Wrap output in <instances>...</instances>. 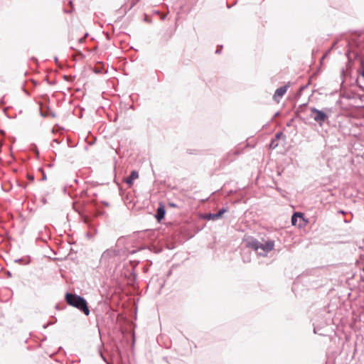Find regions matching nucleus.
<instances>
[{"label": "nucleus", "instance_id": "obj_1", "mask_svg": "<svg viewBox=\"0 0 364 364\" xmlns=\"http://www.w3.org/2000/svg\"><path fill=\"white\" fill-rule=\"evenodd\" d=\"M65 299L68 304L82 311L86 316L89 315L90 310L85 299L70 293L66 294Z\"/></svg>", "mask_w": 364, "mask_h": 364}, {"label": "nucleus", "instance_id": "obj_2", "mask_svg": "<svg viewBox=\"0 0 364 364\" xmlns=\"http://www.w3.org/2000/svg\"><path fill=\"white\" fill-rule=\"evenodd\" d=\"M247 246L257 251L259 255H266L273 250L274 242L272 240H268L261 243L257 240L252 239L247 242Z\"/></svg>", "mask_w": 364, "mask_h": 364}, {"label": "nucleus", "instance_id": "obj_3", "mask_svg": "<svg viewBox=\"0 0 364 364\" xmlns=\"http://www.w3.org/2000/svg\"><path fill=\"white\" fill-rule=\"evenodd\" d=\"M311 112L313 114L312 117L314 119L318 122L321 125L324 122L326 119V114L321 110H318L316 108H311Z\"/></svg>", "mask_w": 364, "mask_h": 364}, {"label": "nucleus", "instance_id": "obj_4", "mask_svg": "<svg viewBox=\"0 0 364 364\" xmlns=\"http://www.w3.org/2000/svg\"><path fill=\"white\" fill-rule=\"evenodd\" d=\"M291 223L293 225H297L299 228L304 227L307 223L304 218L303 214L300 213H295L291 217Z\"/></svg>", "mask_w": 364, "mask_h": 364}, {"label": "nucleus", "instance_id": "obj_5", "mask_svg": "<svg viewBox=\"0 0 364 364\" xmlns=\"http://www.w3.org/2000/svg\"><path fill=\"white\" fill-rule=\"evenodd\" d=\"M287 85L280 87L279 88L277 89V90L275 91V93L274 95V97H273L274 100L277 102H279L281 98L287 92Z\"/></svg>", "mask_w": 364, "mask_h": 364}, {"label": "nucleus", "instance_id": "obj_6", "mask_svg": "<svg viewBox=\"0 0 364 364\" xmlns=\"http://www.w3.org/2000/svg\"><path fill=\"white\" fill-rule=\"evenodd\" d=\"M284 135L282 132H279L276 134V137L274 140L272 141V142L269 144V146L271 149H275L277 146H278L279 144L277 142V140L279 139H282L284 140Z\"/></svg>", "mask_w": 364, "mask_h": 364}, {"label": "nucleus", "instance_id": "obj_7", "mask_svg": "<svg viewBox=\"0 0 364 364\" xmlns=\"http://www.w3.org/2000/svg\"><path fill=\"white\" fill-rule=\"evenodd\" d=\"M139 178V173L136 171H132L130 176L125 179V182L129 186L132 185L133 181Z\"/></svg>", "mask_w": 364, "mask_h": 364}, {"label": "nucleus", "instance_id": "obj_8", "mask_svg": "<svg viewBox=\"0 0 364 364\" xmlns=\"http://www.w3.org/2000/svg\"><path fill=\"white\" fill-rule=\"evenodd\" d=\"M225 212H226V210L224 208H222L217 213L209 214L208 215H207V218L209 220H216V219L220 218Z\"/></svg>", "mask_w": 364, "mask_h": 364}, {"label": "nucleus", "instance_id": "obj_9", "mask_svg": "<svg viewBox=\"0 0 364 364\" xmlns=\"http://www.w3.org/2000/svg\"><path fill=\"white\" fill-rule=\"evenodd\" d=\"M165 213L166 211L163 206H160L159 208H158L157 213L156 215V218L158 221H160L161 219L164 218Z\"/></svg>", "mask_w": 364, "mask_h": 364}, {"label": "nucleus", "instance_id": "obj_10", "mask_svg": "<svg viewBox=\"0 0 364 364\" xmlns=\"http://www.w3.org/2000/svg\"><path fill=\"white\" fill-rule=\"evenodd\" d=\"M361 76L364 78V70L361 73Z\"/></svg>", "mask_w": 364, "mask_h": 364}]
</instances>
